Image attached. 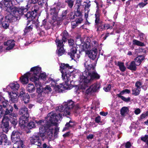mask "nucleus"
<instances>
[{"label":"nucleus","instance_id":"nucleus-1","mask_svg":"<svg viewBox=\"0 0 148 148\" xmlns=\"http://www.w3.org/2000/svg\"><path fill=\"white\" fill-rule=\"evenodd\" d=\"M66 108L64 104H63L59 106L56 108V110L60 112L58 115L51 112L48 114L47 117V122L45 123L42 120H40L36 123L41 125L39 127L40 133L42 134V136L44 135V134L46 131L51 126L53 125L56 126L57 125V122L59 120L62 118V116H66L68 114H65L66 113Z\"/></svg>","mask_w":148,"mask_h":148},{"label":"nucleus","instance_id":"nucleus-2","mask_svg":"<svg viewBox=\"0 0 148 148\" xmlns=\"http://www.w3.org/2000/svg\"><path fill=\"white\" fill-rule=\"evenodd\" d=\"M84 65L85 70L81 77L79 88L82 89H85L95 79H99L100 76L95 71V65H93L92 62L87 58L85 57Z\"/></svg>","mask_w":148,"mask_h":148},{"label":"nucleus","instance_id":"nucleus-3","mask_svg":"<svg viewBox=\"0 0 148 148\" xmlns=\"http://www.w3.org/2000/svg\"><path fill=\"white\" fill-rule=\"evenodd\" d=\"M11 1V0H3L1 2V4L4 7L5 11L9 13L5 17L6 21L8 22H12L20 19L18 14H22L23 12H26L27 10L23 8H20L18 9H16V7L12 8L10 5Z\"/></svg>","mask_w":148,"mask_h":148},{"label":"nucleus","instance_id":"nucleus-4","mask_svg":"<svg viewBox=\"0 0 148 148\" xmlns=\"http://www.w3.org/2000/svg\"><path fill=\"white\" fill-rule=\"evenodd\" d=\"M60 67L61 70L62 79L65 82L66 85H67L69 84V82L70 80V77L71 72L69 70L71 69V66H69L68 64L62 63Z\"/></svg>","mask_w":148,"mask_h":148},{"label":"nucleus","instance_id":"nucleus-5","mask_svg":"<svg viewBox=\"0 0 148 148\" xmlns=\"http://www.w3.org/2000/svg\"><path fill=\"white\" fill-rule=\"evenodd\" d=\"M41 68L38 66L34 67L31 68L32 73L31 74L34 75V76L31 77L30 80L32 82H36L39 81L38 80L40 78L44 79L46 77L45 73L40 74L41 72Z\"/></svg>","mask_w":148,"mask_h":148},{"label":"nucleus","instance_id":"nucleus-6","mask_svg":"<svg viewBox=\"0 0 148 148\" xmlns=\"http://www.w3.org/2000/svg\"><path fill=\"white\" fill-rule=\"evenodd\" d=\"M69 45L72 47L71 48L70 51L68 52V54L70 56L72 59H78L80 57V55L76 53L77 49L75 47V45L74 43L73 39H71L68 40Z\"/></svg>","mask_w":148,"mask_h":148},{"label":"nucleus","instance_id":"nucleus-7","mask_svg":"<svg viewBox=\"0 0 148 148\" xmlns=\"http://www.w3.org/2000/svg\"><path fill=\"white\" fill-rule=\"evenodd\" d=\"M29 140L30 143L32 145H35L39 147L37 148H42V147H40L42 145L41 141L38 134H34L30 137Z\"/></svg>","mask_w":148,"mask_h":148},{"label":"nucleus","instance_id":"nucleus-8","mask_svg":"<svg viewBox=\"0 0 148 148\" xmlns=\"http://www.w3.org/2000/svg\"><path fill=\"white\" fill-rule=\"evenodd\" d=\"M48 81L52 86L54 87L57 88L58 89H60L61 90H64L68 88L67 86L69 84L66 85L65 83V84L63 85V84H60L59 85H57L58 83L57 82L51 78H49Z\"/></svg>","mask_w":148,"mask_h":148},{"label":"nucleus","instance_id":"nucleus-9","mask_svg":"<svg viewBox=\"0 0 148 148\" xmlns=\"http://www.w3.org/2000/svg\"><path fill=\"white\" fill-rule=\"evenodd\" d=\"M2 123L0 130L1 131L7 133L9 130V119L3 117L2 120Z\"/></svg>","mask_w":148,"mask_h":148},{"label":"nucleus","instance_id":"nucleus-10","mask_svg":"<svg viewBox=\"0 0 148 148\" xmlns=\"http://www.w3.org/2000/svg\"><path fill=\"white\" fill-rule=\"evenodd\" d=\"M21 134L20 130H15L12 133L11 138L12 141L17 142L20 140V136Z\"/></svg>","mask_w":148,"mask_h":148},{"label":"nucleus","instance_id":"nucleus-11","mask_svg":"<svg viewBox=\"0 0 148 148\" xmlns=\"http://www.w3.org/2000/svg\"><path fill=\"white\" fill-rule=\"evenodd\" d=\"M32 71L31 69L30 72L26 73L20 77V79L23 84H26L29 81V78L30 79L31 77L32 76H34V75L31 74L32 72Z\"/></svg>","mask_w":148,"mask_h":148},{"label":"nucleus","instance_id":"nucleus-12","mask_svg":"<svg viewBox=\"0 0 148 148\" xmlns=\"http://www.w3.org/2000/svg\"><path fill=\"white\" fill-rule=\"evenodd\" d=\"M21 8H23L24 9H26L27 10V11L25 12H23V14H18V15L20 16H20L23 15H24L25 17L27 18V19H29V20H32L34 19L35 18V16L36 15V14H35L34 13H33V12H28L27 14H25L27 11V9L25 8L24 7H21Z\"/></svg>","mask_w":148,"mask_h":148},{"label":"nucleus","instance_id":"nucleus-13","mask_svg":"<svg viewBox=\"0 0 148 148\" xmlns=\"http://www.w3.org/2000/svg\"><path fill=\"white\" fill-rule=\"evenodd\" d=\"M86 53L88 54V57L92 60H94L97 57V49H94L91 50L87 51Z\"/></svg>","mask_w":148,"mask_h":148},{"label":"nucleus","instance_id":"nucleus-14","mask_svg":"<svg viewBox=\"0 0 148 148\" xmlns=\"http://www.w3.org/2000/svg\"><path fill=\"white\" fill-rule=\"evenodd\" d=\"M65 106L66 108V113L65 112V114H68L69 115L70 114V110L73 108L74 106L73 102L72 100H70L67 103H64Z\"/></svg>","mask_w":148,"mask_h":148},{"label":"nucleus","instance_id":"nucleus-15","mask_svg":"<svg viewBox=\"0 0 148 148\" xmlns=\"http://www.w3.org/2000/svg\"><path fill=\"white\" fill-rule=\"evenodd\" d=\"M17 114L15 113L13 114L11 116H9V121H10L14 127L17 124L18 121L17 118Z\"/></svg>","mask_w":148,"mask_h":148},{"label":"nucleus","instance_id":"nucleus-16","mask_svg":"<svg viewBox=\"0 0 148 148\" xmlns=\"http://www.w3.org/2000/svg\"><path fill=\"white\" fill-rule=\"evenodd\" d=\"M19 113L22 116L29 117V114L27 108L25 106H23L21 108L19 111Z\"/></svg>","mask_w":148,"mask_h":148},{"label":"nucleus","instance_id":"nucleus-17","mask_svg":"<svg viewBox=\"0 0 148 148\" xmlns=\"http://www.w3.org/2000/svg\"><path fill=\"white\" fill-rule=\"evenodd\" d=\"M10 98V100L13 103H16L18 101V97L17 94L13 92H8Z\"/></svg>","mask_w":148,"mask_h":148},{"label":"nucleus","instance_id":"nucleus-18","mask_svg":"<svg viewBox=\"0 0 148 148\" xmlns=\"http://www.w3.org/2000/svg\"><path fill=\"white\" fill-rule=\"evenodd\" d=\"M28 117L21 116L20 117L19 121V125L23 127L26 126L25 124L27 123Z\"/></svg>","mask_w":148,"mask_h":148},{"label":"nucleus","instance_id":"nucleus-19","mask_svg":"<svg viewBox=\"0 0 148 148\" xmlns=\"http://www.w3.org/2000/svg\"><path fill=\"white\" fill-rule=\"evenodd\" d=\"M14 40H9L7 42H4V45L8 46L6 48L7 50H10L12 49L15 46L14 43Z\"/></svg>","mask_w":148,"mask_h":148},{"label":"nucleus","instance_id":"nucleus-20","mask_svg":"<svg viewBox=\"0 0 148 148\" xmlns=\"http://www.w3.org/2000/svg\"><path fill=\"white\" fill-rule=\"evenodd\" d=\"M80 47L82 49V51H86V52L90 49L91 45L90 42L88 41L86 42L83 45H81Z\"/></svg>","mask_w":148,"mask_h":148},{"label":"nucleus","instance_id":"nucleus-21","mask_svg":"<svg viewBox=\"0 0 148 148\" xmlns=\"http://www.w3.org/2000/svg\"><path fill=\"white\" fill-rule=\"evenodd\" d=\"M13 108H11L9 110L8 108L6 109L5 113L3 117L6 118L7 119H9V116H12V114L14 113H12L13 110Z\"/></svg>","mask_w":148,"mask_h":148},{"label":"nucleus","instance_id":"nucleus-22","mask_svg":"<svg viewBox=\"0 0 148 148\" xmlns=\"http://www.w3.org/2000/svg\"><path fill=\"white\" fill-rule=\"evenodd\" d=\"M9 86L11 88V90L13 91L18 90L20 87L19 85L17 82L10 83L9 84Z\"/></svg>","mask_w":148,"mask_h":148},{"label":"nucleus","instance_id":"nucleus-23","mask_svg":"<svg viewBox=\"0 0 148 148\" xmlns=\"http://www.w3.org/2000/svg\"><path fill=\"white\" fill-rule=\"evenodd\" d=\"M57 9L56 8L54 7L50 9V13L53 19H54V18H56L57 16L58 12Z\"/></svg>","mask_w":148,"mask_h":148},{"label":"nucleus","instance_id":"nucleus-24","mask_svg":"<svg viewBox=\"0 0 148 148\" xmlns=\"http://www.w3.org/2000/svg\"><path fill=\"white\" fill-rule=\"evenodd\" d=\"M34 82L37 89L36 92L38 94H41V93L42 92V88L41 83L39 81Z\"/></svg>","mask_w":148,"mask_h":148},{"label":"nucleus","instance_id":"nucleus-25","mask_svg":"<svg viewBox=\"0 0 148 148\" xmlns=\"http://www.w3.org/2000/svg\"><path fill=\"white\" fill-rule=\"evenodd\" d=\"M86 4H85V18H87L88 16V12H89L90 9L89 8L91 5V4L90 2H88V3H86Z\"/></svg>","mask_w":148,"mask_h":148},{"label":"nucleus","instance_id":"nucleus-26","mask_svg":"<svg viewBox=\"0 0 148 148\" xmlns=\"http://www.w3.org/2000/svg\"><path fill=\"white\" fill-rule=\"evenodd\" d=\"M144 57L143 56H139L137 57L133 61L137 66L139 65L141 62L144 60Z\"/></svg>","mask_w":148,"mask_h":148},{"label":"nucleus","instance_id":"nucleus-27","mask_svg":"<svg viewBox=\"0 0 148 148\" xmlns=\"http://www.w3.org/2000/svg\"><path fill=\"white\" fill-rule=\"evenodd\" d=\"M1 137L2 138V143L3 142L4 143L5 145H9L10 143L8 140L7 136L5 134H1Z\"/></svg>","mask_w":148,"mask_h":148},{"label":"nucleus","instance_id":"nucleus-28","mask_svg":"<svg viewBox=\"0 0 148 148\" xmlns=\"http://www.w3.org/2000/svg\"><path fill=\"white\" fill-rule=\"evenodd\" d=\"M66 41L65 40H60L57 39L56 40V43L58 48L60 47H63L64 46V43H65Z\"/></svg>","mask_w":148,"mask_h":148},{"label":"nucleus","instance_id":"nucleus-29","mask_svg":"<svg viewBox=\"0 0 148 148\" xmlns=\"http://www.w3.org/2000/svg\"><path fill=\"white\" fill-rule=\"evenodd\" d=\"M27 89L30 92H34L35 90L34 85L32 84H29L27 86Z\"/></svg>","mask_w":148,"mask_h":148},{"label":"nucleus","instance_id":"nucleus-30","mask_svg":"<svg viewBox=\"0 0 148 148\" xmlns=\"http://www.w3.org/2000/svg\"><path fill=\"white\" fill-rule=\"evenodd\" d=\"M73 123V122L71 120L69 122L66 123L65 125V127L63 129V131H66L68 129L69 127H73L74 125Z\"/></svg>","mask_w":148,"mask_h":148},{"label":"nucleus","instance_id":"nucleus-31","mask_svg":"<svg viewBox=\"0 0 148 148\" xmlns=\"http://www.w3.org/2000/svg\"><path fill=\"white\" fill-rule=\"evenodd\" d=\"M117 65L119 67L120 70L122 72H123L125 71L126 68L124 66L123 63L118 62L117 63Z\"/></svg>","mask_w":148,"mask_h":148},{"label":"nucleus","instance_id":"nucleus-32","mask_svg":"<svg viewBox=\"0 0 148 148\" xmlns=\"http://www.w3.org/2000/svg\"><path fill=\"white\" fill-rule=\"evenodd\" d=\"M136 64L133 61L131 62L127 68L132 70L135 71L136 69Z\"/></svg>","mask_w":148,"mask_h":148},{"label":"nucleus","instance_id":"nucleus-33","mask_svg":"<svg viewBox=\"0 0 148 148\" xmlns=\"http://www.w3.org/2000/svg\"><path fill=\"white\" fill-rule=\"evenodd\" d=\"M140 89L137 88H133L132 90V94L135 96L138 95L140 94Z\"/></svg>","mask_w":148,"mask_h":148},{"label":"nucleus","instance_id":"nucleus-34","mask_svg":"<svg viewBox=\"0 0 148 148\" xmlns=\"http://www.w3.org/2000/svg\"><path fill=\"white\" fill-rule=\"evenodd\" d=\"M133 44L134 45H136L137 46H144L145 44L143 43L139 40H137L136 39H134L133 41Z\"/></svg>","mask_w":148,"mask_h":148},{"label":"nucleus","instance_id":"nucleus-35","mask_svg":"<svg viewBox=\"0 0 148 148\" xmlns=\"http://www.w3.org/2000/svg\"><path fill=\"white\" fill-rule=\"evenodd\" d=\"M3 99H4L2 97L0 96V102L2 104V106H3V107L5 108L8 104V101L5 100L4 101L3 100Z\"/></svg>","mask_w":148,"mask_h":148},{"label":"nucleus","instance_id":"nucleus-36","mask_svg":"<svg viewBox=\"0 0 148 148\" xmlns=\"http://www.w3.org/2000/svg\"><path fill=\"white\" fill-rule=\"evenodd\" d=\"M81 3H79L78 4L76 5H77V10L76 12H75V15L77 16H80L81 15L82 13L80 11V9L79 8V7L81 6Z\"/></svg>","mask_w":148,"mask_h":148},{"label":"nucleus","instance_id":"nucleus-37","mask_svg":"<svg viewBox=\"0 0 148 148\" xmlns=\"http://www.w3.org/2000/svg\"><path fill=\"white\" fill-rule=\"evenodd\" d=\"M30 97L28 94L27 93L25 96L22 97L24 101L25 104H27L28 103Z\"/></svg>","mask_w":148,"mask_h":148},{"label":"nucleus","instance_id":"nucleus-38","mask_svg":"<svg viewBox=\"0 0 148 148\" xmlns=\"http://www.w3.org/2000/svg\"><path fill=\"white\" fill-rule=\"evenodd\" d=\"M65 2L67 3L68 5L71 8L73 5L74 1L73 0H65Z\"/></svg>","mask_w":148,"mask_h":148},{"label":"nucleus","instance_id":"nucleus-39","mask_svg":"<svg viewBox=\"0 0 148 148\" xmlns=\"http://www.w3.org/2000/svg\"><path fill=\"white\" fill-rule=\"evenodd\" d=\"M128 109L126 107H123L122 108L121 110V114L123 116H124L125 114L127 113Z\"/></svg>","mask_w":148,"mask_h":148},{"label":"nucleus","instance_id":"nucleus-40","mask_svg":"<svg viewBox=\"0 0 148 148\" xmlns=\"http://www.w3.org/2000/svg\"><path fill=\"white\" fill-rule=\"evenodd\" d=\"M93 92H96L99 88V85L97 84H94L90 86Z\"/></svg>","mask_w":148,"mask_h":148},{"label":"nucleus","instance_id":"nucleus-41","mask_svg":"<svg viewBox=\"0 0 148 148\" xmlns=\"http://www.w3.org/2000/svg\"><path fill=\"white\" fill-rule=\"evenodd\" d=\"M122 95H117L118 96L121 98L123 100L126 102H128L130 101V97H128L126 98L122 96Z\"/></svg>","mask_w":148,"mask_h":148},{"label":"nucleus","instance_id":"nucleus-42","mask_svg":"<svg viewBox=\"0 0 148 148\" xmlns=\"http://www.w3.org/2000/svg\"><path fill=\"white\" fill-rule=\"evenodd\" d=\"M98 42L95 40H94L92 41V45L91 46L92 48V49H97V48L98 46Z\"/></svg>","mask_w":148,"mask_h":148},{"label":"nucleus","instance_id":"nucleus-43","mask_svg":"<svg viewBox=\"0 0 148 148\" xmlns=\"http://www.w3.org/2000/svg\"><path fill=\"white\" fill-rule=\"evenodd\" d=\"M43 91L45 93H48L52 91V89L49 86L47 85L43 88Z\"/></svg>","mask_w":148,"mask_h":148},{"label":"nucleus","instance_id":"nucleus-44","mask_svg":"<svg viewBox=\"0 0 148 148\" xmlns=\"http://www.w3.org/2000/svg\"><path fill=\"white\" fill-rule=\"evenodd\" d=\"M58 56H62L63 55L65 52V50L64 49L63 47H60L58 48Z\"/></svg>","mask_w":148,"mask_h":148},{"label":"nucleus","instance_id":"nucleus-45","mask_svg":"<svg viewBox=\"0 0 148 148\" xmlns=\"http://www.w3.org/2000/svg\"><path fill=\"white\" fill-rule=\"evenodd\" d=\"M112 26H110L109 24H104V29H112L113 28L114 25L115 23H113Z\"/></svg>","mask_w":148,"mask_h":148},{"label":"nucleus","instance_id":"nucleus-46","mask_svg":"<svg viewBox=\"0 0 148 148\" xmlns=\"http://www.w3.org/2000/svg\"><path fill=\"white\" fill-rule=\"evenodd\" d=\"M62 39L66 41L68 37V33L67 31L64 30L62 33Z\"/></svg>","mask_w":148,"mask_h":148},{"label":"nucleus","instance_id":"nucleus-47","mask_svg":"<svg viewBox=\"0 0 148 148\" xmlns=\"http://www.w3.org/2000/svg\"><path fill=\"white\" fill-rule=\"evenodd\" d=\"M28 127L30 129L35 127V123L34 122H31L29 123L27 125Z\"/></svg>","mask_w":148,"mask_h":148},{"label":"nucleus","instance_id":"nucleus-48","mask_svg":"<svg viewBox=\"0 0 148 148\" xmlns=\"http://www.w3.org/2000/svg\"><path fill=\"white\" fill-rule=\"evenodd\" d=\"M95 23L96 25H98L99 21V15L98 13L95 14Z\"/></svg>","mask_w":148,"mask_h":148},{"label":"nucleus","instance_id":"nucleus-49","mask_svg":"<svg viewBox=\"0 0 148 148\" xmlns=\"http://www.w3.org/2000/svg\"><path fill=\"white\" fill-rule=\"evenodd\" d=\"M20 91L19 94V97H23L24 96H25V94L27 93H25V90L24 89H22L21 90H20Z\"/></svg>","mask_w":148,"mask_h":148},{"label":"nucleus","instance_id":"nucleus-50","mask_svg":"<svg viewBox=\"0 0 148 148\" xmlns=\"http://www.w3.org/2000/svg\"><path fill=\"white\" fill-rule=\"evenodd\" d=\"M130 90L127 89H125L121 91L118 95H123L125 93H130Z\"/></svg>","mask_w":148,"mask_h":148},{"label":"nucleus","instance_id":"nucleus-51","mask_svg":"<svg viewBox=\"0 0 148 148\" xmlns=\"http://www.w3.org/2000/svg\"><path fill=\"white\" fill-rule=\"evenodd\" d=\"M104 30V24H100L97 28V31H102Z\"/></svg>","mask_w":148,"mask_h":148},{"label":"nucleus","instance_id":"nucleus-52","mask_svg":"<svg viewBox=\"0 0 148 148\" xmlns=\"http://www.w3.org/2000/svg\"><path fill=\"white\" fill-rule=\"evenodd\" d=\"M142 84V83L141 82L139 81H137L136 83L135 86L136 88L140 89L141 87L140 86H141Z\"/></svg>","mask_w":148,"mask_h":148},{"label":"nucleus","instance_id":"nucleus-53","mask_svg":"<svg viewBox=\"0 0 148 148\" xmlns=\"http://www.w3.org/2000/svg\"><path fill=\"white\" fill-rule=\"evenodd\" d=\"M138 35L140 36V40H144L145 37V35L143 33L140 32Z\"/></svg>","mask_w":148,"mask_h":148},{"label":"nucleus","instance_id":"nucleus-54","mask_svg":"<svg viewBox=\"0 0 148 148\" xmlns=\"http://www.w3.org/2000/svg\"><path fill=\"white\" fill-rule=\"evenodd\" d=\"M148 139V135H145L144 136L142 137L141 138V140L145 142H146Z\"/></svg>","mask_w":148,"mask_h":148},{"label":"nucleus","instance_id":"nucleus-55","mask_svg":"<svg viewBox=\"0 0 148 148\" xmlns=\"http://www.w3.org/2000/svg\"><path fill=\"white\" fill-rule=\"evenodd\" d=\"M148 116V112H146L142 114L140 116V118L141 119H142L145 118L147 116Z\"/></svg>","mask_w":148,"mask_h":148},{"label":"nucleus","instance_id":"nucleus-56","mask_svg":"<svg viewBox=\"0 0 148 148\" xmlns=\"http://www.w3.org/2000/svg\"><path fill=\"white\" fill-rule=\"evenodd\" d=\"M111 88V86L110 84H109L107 86L104 87L103 88L105 91L106 92H108L110 90Z\"/></svg>","mask_w":148,"mask_h":148},{"label":"nucleus","instance_id":"nucleus-57","mask_svg":"<svg viewBox=\"0 0 148 148\" xmlns=\"http://www.w3.org/2000/svg\"><path fill=\"white\" fill-rule=\"evenodd\" d=\"M92 92H93L92 88L91 87H89L88 89H87L86 91V93L87 94H90Z\"/></svg>","mask_w":148,"mask_h":148},{"label":"nucleus","instance_id":"nucleus-58","mask_svg":"<svg viewBox=\"0 0 148 148\" xmlns=\"http://www.w3.org/2000/svg\"><path fill=\"white\" fill-rule=\"evenodd\" d=\"M2 26L5 29H7L9 26V24L8 23L5 22H3L2 24Z\"/></svg>","mask_w":148,"mask_h":148},{"label":"nucleus","instance_id":"nucleus-59","mask_svg":"<svg viewBox=\"0 0 148 148\" xmlns=\"http://www.w3.org/2000/svg\"><path fill=\"white\" fill-rule=\"evenodd\" d=\"M32 3L34 4H35L38 2L39 4H42V3L41 1V0H31Z\"/></svg>","mask_w":148,"mask_h":148},{"label":"nucleus","instance_id":"nucleus-60","mask_svg":"<svg viewBox=\"0 0 148 148\" xmlns=\"http://www.w3.org/2000/svg\"><path fill=\"white\" fill-rule=\"evenodd\" d=\"M38 10V8L37 7H34L33 8L32 10V12H33V13H34L35 14H35H36V13L37 12V11Z\"/></svg>","mask_w":148,"mask_h":148},{"label":"nucleus","instance_id":"nucleus-61","mask_svg":"<svg viewBox=\"0 0 148 148\" xmlns=\"http://www.w3.org/2000/svg\"><path fill=\"white\" fill-rule=\"evenodd\" d=\"M42 148H52V147L50 145H47L46 143H45L42 145Z\"/></svg>","mask_w":148,"mask_h":148},{"label":"nucleus","instance_id":"nucleus-62","mask_svg":"<svg viewBox=\"0 0 148 148\" xmlns=\"http://www.w3.org/2000/svg\"><path fill=\"white\" fill-rule=\"evenodd\" d=\"M147 4V3H143L141 2L139 3L138 5H139L140 8L144 7Z\"/></svg>","mask_w":148,"mask_h":148},{"label":"nucleus","instance_id":"nucleus-63","mask_svg":"<svg viewBox=\"0 0 148 148\" xmlns=\"http://www.w3.org/2000/svg\"><path fill=\"white\" fill-rule=\"evenodd\" d=\"M82 21V18H77L75 21L77 23V25L79 24H80Z\"/></svg>","mask_w":148,"mask_h":148},{"label":"nucleus","instance_id":"nucleus-64","mask_svg":"<svg viewBox=\"0 0 148 148\" xmlns=\"http://www.w3.org/2000/svg\"><path fill=\"white\" fill-rule=\"evenodd\" d=\"M131 146V143L129 142H127L125 143V147L126 148H130Z\"/></svg>","mask_w":148,"mask_h":148}]
</instances>
